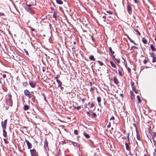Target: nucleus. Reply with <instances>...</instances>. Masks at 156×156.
<instances>
[{
    "mask_svg": "<svg viewBox=\"0 0 156 156\" xmlns=\"http://www.w3.org/2000/svg\"><path fill=\"white\" fill-rule=\"evenodd\" d=\"M94 90V87H92L90 89V91H93V90Z\"/></svg>",
    "mask_w": 156,
    "mask_h": 156,
    "instance_id": "nucleus-47",
    "label": "nucleus"
},
{
    "mask_svg": "<svg viewBox=\"0 0 156 156\" xmlns=\"http://www.w3.org/2000/svg\"><path fill=\"white\" fill-rule=\"evenodd\" d=\"M89 58L90 60L95 61V59L94 58L93 55H91L89 57Z\"/></svg>",
    "mask_w": 156,
    "mask_h": 156,
    "instance_id": "nucleus-16",
    "label": "nucleus"
},
{
    "mask_svg": "<svg viewBox=\"0 0 156 156\" xmlns=\"http://www.w3.org/2000/svg\"><path fill=\"white\" fill-rule=\"evenodd\" d=\"M83 135L84 136L87 138H89L90 137V135L89 134L86 133H83Z\"/></svg>",
    "mask_w": 156,
    "mask_h": 156,
    "instance_id": "nucleus-19",
    "label": "nucleus"
},
{
    "mask_svg": "<svg viewBox=\"0 0 156 156\" xmlns=\"http://www.w3.org/2000/svg\"><path fill=\"white\" fill-rule=\"evenodd\" d=\"M127 7L128 12L129 14H131L132 13V5H130L129 4H128Z\"/></svg>",
    "mask_w": 156,
    "mask_h": 156,
    "instance_id": "nucleus-5",
    "label": "nucleus"
},
{
    "mask_svg": "<svg viewBox=\"0 0 156 156\" xmlns=\"http://www.w3.org/2000/svg\"><path fill=\"white\" fill-rule=\"evenodd\" d=\"M29 84L30 86L32 88H34L35 87L36 83L35 82L30 81L29 82Z\"/></svg>",
    "mask_w": 156,
    "mask_h": 156,
    "instance_id": "nucleus-8",
    "label": "nucleus"
},
{
    "mask_svg": "<svg viewBox=\"0 0 156 156\" xmlns=\"http://www.w3.org/2000/svg\"><path fill=\"white\" fill-rule=\"evenodd\" d=\"M31 98L32 100L33 101H34L35 99V97H34H34H31Z\"/></svg>",
    "mask_w": 156,
    "mask_h": 156,
    "instance_id": "nucleus-45",
    "label": "nucleus"
},
{
    "mask_svg": "<svg viewBox=\"0 0 156 156\" xmlns=\"http://www.w3.org/2000/svg\"><path fill=\"white\" fill-rule=\"evenodd\" d=\"M134 2L135 3H137V0H134Z\"/></svg>",
    "mask_w": 156,
    "mask_h": 156,
    "instance_id": "nucleus-55",
    "label": "nucleus"
},
{
    "mask_svg": "<svg viewBox=\"0 0 156 156\" xmlns=\"http://www.w3.org/2000/svg\"><path fill=\"white\" fill-rule=\"evenodd\" d=\"M142 41H143V42L144 43V44H147V39H146L144 38H142Z\"/></svg>",
    "mask_w": 156,
    "mask_h": 156,
    "instance_id": "nucleus-23",
    "label": "nucleus"
},
{
    "mask_svg": "<svg viewBox=\"0 0 156 156\" xmlns=\"http://www.w3.org/2000/svg\"><path fill=\"white\" fill-rule=\"evenodd\" d=\"M94 106V104L93 103H92L91 104L90 108H93Z\"/></svg>",
    "mask_w": 156,
    "mask_h": 156,
    "instance_id": "nucleus-48",
    "label": "nucleus"
},
{
    "mask_svg": "<svg viewBox=\"0 0 156 156\" xmlns=\"http://www.w3.org/2000/svg\"><path fill=\"white\" fill-rule=\"evenodd\" d=\"M152 51H155L156 50L155 48L154 45L153 44L150 45Z\"/></svg>",
    "mask_w": 156,
    "mask_h": 156,
    "instance_id": "nucleus-12",
    "label": "nucleus"
},
{
    "mask_svg": "<svg viewBox=\"0 0 156 156\" xmlns=\"http://www.w3.org/2000/svg\"><path fill=\"white\" fill-rule=\"evenodd\" d=\"M7 122V119L5 120H4V124H5L6 125Z\"/></svg>",
    "mask_w": 156,
    "mask_h": 156,
    "instance_id": "nucleus-51",
    "label": "nucleus"
},
{
    "mask_svg": "<svg viewBox=\"0 0 156 156\" xmlns=\"http://www.w3.org/2000/svg\"><path fill=\"white\" fill-rule=\"evenodd\" d=\"M25 141L27 143L28 148V149H30L31 148L32 146L31 144L26 139H25Z\"/></svg>",
    "mask_w": 156,
    "mask_h": 156,
    "instance_id": "nucleus-6",
    "label": "nucleus"
},
{
    "mask_svg": "<svg viewBox=\"0 0 156 156\" xmlns=\"http://www.w3.org/2000/svg\"><path fill=\"white\" fill-rule=\"evenodd\" d=\"M61 84H58V87H59L60 88V87H61Z\"/></svg>",
    "mask_w": 156,
    "mask_h": 156,
    "instance_id": "nucleus-60",
    "label": "nucleus"
},
{
    "mask_svg": "<svg viewBox=\"0 0 156 156\" xmlns=\"http://www.w3.org/2000/svg\"><path fill=\"white\" fill-rule=\"evenodd\" d=\"M134 30H135V31L136 32H137V33H138V34H139V35H140V32L138 30V29H135Z\"/></svg>",
    "mask_w": 156,
    "mask_h": 156,
    "instance_id": "nucleus-37",
    "label": "nucleus"
},
{
    "mask_svg": "<svg viewBox=\"0 0 156 156\" xmlns=\"http://www.w3.org/2000/svg\"><path fill=\"white\" fill-rule=\"evenodd\" d=\"M106 12L109 15H112L113 14V12L111 11H106Z\"/></svg>",
    "mask_w": 156,
    "mask_h": 156,
    "instance_id": "nucleus-29",
    "label": "nucleus"
},
{
    "mask_svg": "<svg viewBox=\"0 0 156 156\" xmlns=\"http://www.w3.org/2000/svg\"><path fill=\"white\" fill-rule=\"evenodd\" d=\"M55 79H56V81L57 82L58 85L61 84L62 82L60 80H58V78L57 77L55 78Z\"/></svg>",
    "mask_w": 156,
    "mask_h": 156,
    "instance_id": "nucleus-24",
    "label": "nucleus"
},
{
    "mask_svg": "<svg viewBox=\"0 0 156 156\" xmlns=\"http://www.w3.org/2000/svg\"><path fill=\"white\" fill-rule=\"evenodd\" d=\"M109 50L111 54H112V55L114 54L115 52L114 51L112 50L111 47H110L109 48Z\"/></svg>",
    "mask_w": 156,
    "mask_h": 156,
    "instance_id": "nucleus-22",
    "label": "nucleus"
},
{
    "mask_svg": "<svg viewBox=\"0 0 156 156\" xmlns=\"http://www.w3.org/2000/svg\"><path fill=\"white\" fill-rule=\"evenodd\" d=\"M137 98L139 102L140 103L141 102V101L140 100V96L139 95H137Z\"/></svg>",
    "mask_w": 156,
    "mask_h": 156,
    "instance_id": "nucleus-34",
    "label": "nucleus"
},
{
    "mask_svg": "<svg viewBox=\"0 0 156 156\" xmlns=\"http://www.w3.org/2000/svg\"><path fill=\"white\" fill-rule=\"evenodd\" d=\"M53 18H55V20H57V19H56L57 15L56 14V12L55 11H54L53 12Z\"/></svg>",
    "mask_w": 156,
    "mask_h": 156,
    "instance_id": "nucleus-17",
    "label": "nucleus"
},
{
    "mask_svg": "<svg viewBox=\"0 0 156 156\" xmlns=\"http://www.w3.org/2000/svg\"><path fill=\"white\" fill-rule=\"evenodd\" d=\"M44 147L46 151H47L49 150L48 147V142L46 139H45L44 142Z\"/></svg>",
    "mask_w": 156,
    "mask_h": 156,
    "instance_id": "nucleus-7",
    "label": "nucleus"
},
{
    "mask_svg": "<svg viewBox=\"0 0 156 156\" xmlns=\"http://www.w3.org/2000/svg\"><path fill=\"white\" fill-rule=\"evenodd\" d=\"M114 83L116 84H118L119 83V81L117 78L115 77L114 78Z\"/></svg>",
    "mask_w": 156,
    "mask_h": 156,
    "instance_id": "nucleus-9",
    "label": "nucleus"
},
{
    "mask_svg": "<svg viewBox=\"0 0 156 156\" xmlns=\"http://www.w3.org/2000/svg\"><path fill=\"white\" fill-rule=\"evenodd\" d=\"M42 96L44 97H45V94H44V93H42Z\"/></svg>",
    "mask_w": 156,
    "mask_h": 156,
    "instance_id": "nucleus-54",
    "label": "nucleus"
},
{
    "mask_svg": "<svg viewBox=\"0 0 156 156\" xmlns=\"http://www.w3.org/2000/svg\"><path fill=\"white\" fill-rule=\"evenodd\" d=\"M136 138L139 140H140V138L139 135L137 134L136 135Z\"/></svg>",
    "mask_w": 156,
    "mask_h": 156,
    "instance_id": "nucleus-41",
    "label": "nucleus"
},
{
    "mask_svg": "<svg viewBox=\"0 0 156 156\" xmlns=\"http://www.w3.org/2000/svg\"><path fill=\"white\" fill-rule=\"evenodd\" d=\"M29 108V106L27 105H24V109L25 110H27Z\"/></svg>",
    "mask_w": 156,
    "mask_h": 156,
    "instance_id": "nucleus-20",
    "label": "nucleus"
},
{
    "mask_svg": "<svg viewBox=\"0 0 156 156\" xmlns=\"http://www.w3.org/2000/svg\"><path fill=\"white\" fill-rule=\"evenodd\" d=\"M102 17L104 19H106V17L105 16H103Z\"/></svg>",
    "mask_w": 156,
    "mask_h": 156,
    "instance_id": "nucleus-59",
    "label": "nucleus"
},
{
    "mask_svg": "<svg viewBox=\"0 0 156 156\" xmlns=\"http://www.w3.org/2000/svg\"><path fill=\"white\" fill-rule=\"evenodd\" d=\"M153 59L152 60V62H153V63H154L155 62H156V57H155V56L153 57Z\"/></svg>",
    "mask_w": 156,
    "mask_h": 156,
    "instance_id": "nucleus-31",
    "label": "nucleus"
},
{
    "mask_svg": "<svg viewBox=\"0 0 156 156\" xmlns=\"http://www.w3.org/2000/svg\"><path fill=\"white\" fill-rule=\"evenodd\" d=\"M129 134H130V133H128V134L127 136V138L128 140L129 141Z\"/></svg>",
    "mask_w": 156,
    "mask_h": 156,
    "instance_id": "nucleus-44",
    "label": "nucleus"
},
{
    "mask_svg": "<svg viewBox=\"0 0 156 156\" xmlns=\"http://www.w3.org/2000/svg\"><path fill=\"white\" fill-rule=\"evenodd\" d=\"M44 100L45 101H47V100H46V98H45V97H44Z\"/></svg>",
    "mask_w": 156,
    "mask_h": 156,
    "instance_id": "nucleus-63",
    "label": "nucleus"
},
{
    "mask_svg": "<svg viewBox=\"0 0 156 156\" xmlns=\"http://www.w3.org/2000/svg\"><path fill=\"white\" fill-rule=\"evenodd\" d=\"M110 62L112 66L115 68L116 67V66L115 64L112 61H110Z\"/></svg>",
    "mask_w": 156,
    "mask_h": 156,
    "instance_id": "nucleus-13",
    "label": "nucleus"
},
{
    "mask_svg": "<svg viewBox=\"0 0 156 156\" xmlns=\"http://www.w3.org/2000/svg\"><path fill=\"white\" fill-rule=\"evenodd\" d=\"M87 114L88 116H91V114L89 112H87Z\"/></svg>",
    "mask_w": 156,
    "mask_h": 156,
    "instance_id": "nucleus-43",
    "label": "nucleus"
},
{
    "mask_svg": "<svg viewBox=\"0 0 156 156\" xmlns=\"http://www.w3.org/2000/svg\"><path fill=\"white\" fill-rule=\"evenodd\" d=\"M127 38H128V39L130 40V41L132 43H133L134 44H136V43H134V42H135V41L132 40L131 39V38L130 37H129V36H127Z\"/></svg>",
    "mask_w": 156,
    "mask_h": 156,
    "instance_id": "nucleus-26",
    "label": "nucleus"
},
{
    "mask_svg": "<svg viewBox=\"0 0 156 156\" xmlns=\"http://www.w3.org/2000/svg\"><path fill=\"white\" fill-rule=\"evenodd\" d=\"M125 145L126 146V150L127 151H130V148L129 147L128 144L127 143H125Z\"/></svg>",
    "mask_w": 156,
    "mask_h": 156,
    "instance_id": "nucleus-11",
    "label": "nucleus"
},
{
    "mask_svg": "<svg viewBox=\"0 0 156 156\" xmlns=\"http://www.w3.org/2000/svg\"><path fill=\"white\" fill-rule=\"evenodd\" d=\"M115 60L116 61L117 63H119L120 62V60L119 58H115L114 56H113Z\"/></svg>",
    "mask_w": 156,
    "mask_h": 156,
    "instance_id": "nucleus-27",
    "label": "nucleus"
},
{
    "mask_svg": "<svg viewBox=\"0 0 156 156\" xmlns=\"http://www.w3.org/2000/svg\"><path fill=\"white\" fill-rule=\"evenodd\" d=\"M131 85L132 86V87L133 88V90H134V89H135V88L134 86V83L133 82H131Z\"/></svg>",
    "mask_w": 156,
    "mask_h": 156,
    "instance_id": "nucleus-25",
    "label": "nucleus"
},
{
    "mask_svg": "<svg viewBox=\"0 0 156 156\" xmlns=\"http://www.w3.org/2000/svg\"><path fill=\"white\" fill-rule=\"evenodd\" d=\"M118 71H119V75L121 76H122V72L121 71H120V70H119Z\"/></svg>",
    "mask_w": 156,
    "mask_h": 156,
    "instance_id": "nucleus-38",
    "label": "nucleus"
},
{
    "mask_svg": "<svg viewBox=\"0 0 156 156\" xmlns=\"http://www.w3.org/2000/svg\"><path fill=\"white\" fill-rule=\"evenodd\" d=\"M149 133L151 136L154 143V144H155L156 143V133L151 132L149 131Z\"/></svg>",
    "mask_w": 156,
    "mask_h": 156,
    "instance_id": "nucleus-2",
    "label": "nucleus"
},
{
    "mask_svg": "<svg viewBox=\"0 0 156 156\" xmlns=\"http://www.w3.org/2000/svg\"><path fill=\"white\" fill-rule=\"evenodd\" d=\"M3 140L4 141L5 144H7L8 143H9L8 141H7L6 139H5V138Z\"/></svg>",
    "mask_w": 156,
    "mask_h": 156,
    "instance_id": "nucleus-39",
    "label": "nucleus"
},
{
    "mask_svg": "<svg viewBox=\"0 0 156 156\" xmlns=\"http://www.w3.org/2000/svg\"><path fill=\"white\" fill-rule=\"evenodd\" d=\"M97 117V115L95 113H94L92 114V118L94 117L95 118Z\"/></svg>",
    "mask_w": 156,
    "mask_h": 156,
    "instance_id": "nucleus-32",
    "label": "nucleus"
},
{
    "mask_svg": "<svg viewBox=\"0 0 156 156\" xmlns=\"http://www.w3.org/2000/svg\"><path fill=\"white\" fill-rule=\"evenodd\" d=\"M24 52H25L26 55H29V53L26 50V49H24Z\"/></svg>",
    "mask_w": 156,
    "mask_h": 156,
    "instance_id": "nucleus-36",
    "label": "nucleus"
},
{
    "mask_svg": "<svg viewBox=\"0 0 156 156\" xmlns=\"http://www.w3.org/2000/svg\"><path fill=\"white\" fill-rule=\"evenodd\" d=\"M11 98V95L10 94H8L6 96L5 98V102L6 104L11 106H12V101Z\"/></svg>",
    "mask_w": 156,
    "mask_h": 156,
    "instance_id": "nucleus-1",
    "label": "nucleus"
},
{
    "mask_svg": "<svg viewBox=\"0 0 156 156\" xmlns=\"http://www.w3.org/2000/svg\"><path fill=\"white\" fill-rule=\"evenodd\" d=\"M147 61L146 59H144V64H146L147 63Z\"/></svg>",
    "mask_w": 156,
    "mask_h": 156,
    "instance_id": "nucleus-46",
    "label": "nucleus"
},
{
    "mask_svg": "<svg viewBox=\"0 0 156 156\" xmlns=\"http://www.w3.org/2000/svg\"><path fill=\"white\" fill-rule=\"evenodd\" d=\"M131 69H130V68H128V72H129V73L130 72H131Z\"/></svg>",
    "mask_w": 156,
    "mask_h": 156,
    "instance_id": "nucleus-50",
    "label": "nucleus"
},
{
    "mask_svg": "<svg viewBox=\"0 0 156 156\" xmlns=\"http://www.w3.org/2000/svg\"><path fill=\"white\" fill-rule=\"evenodd\" d=\"M2 123V126L3 129V130H5V129L6 128V124H3V122L2 121L1 122Z\"/></svg>",
    "mask_w": 156,
    "mask_h": 156,
    "instance_id": "nucleus-10",
    "label": "nucleus"
},
{
    "mask_svg": "<svg viewBox=\"0 0 156 156\" xmlns=\"http://www.w3.org/2000/svg\"><path fill=\"white\" fill-rule=\"evenodd\" d=\"M97 62L101 66H102L103 65V63L100 61H98Z\"/></svg>",
    "mask_w": 156,
    "mask_h": 156,
    "instance_id": "nucleus-35",
    "label": "nucleus"
},
{
    "mask_svg": "<svg viewBox=\"0 0 156 156\" xmlns=\"http://www.w3.org/2000/svg\"><path fill=\"white\" fill-rule=\"evenodd\" d=\"M74 133L76 135L78 134V131L76 130H74Z\"/></svg>",
    "mask_w": 156,
    "mask_h": 156,
    "instance_id": "nucleus-40",
    "label": "nucleus"
},
{
    "mask_svg": "<svg viewBox=\"0 0 156 156\" xmlns=\"http://www.w3.org/2000/svg\"><path fill=\"white\" fill-rule=\"evenodd\" d=\"M61 84H58V87H59L60 88V87H61Z\"/></svg>",
    "mask_w": 156,
    "mask_h": 156,
    "instance_id": "nucleus-61",
    "label": "nucleus"
},
{
    "mask_svg": "<svg viewBox=\"0 0 156 156\" xmlns=\"http://www.w3.org/2000/svg\"><path fill=\"white\" fill-rule=\"evenodd\" d=\"M24 94L25 95L28 97L29 98H30L31 97H34V95L32 94H30V91L27 90H24Z\"/></svg>",
    "mask_w": 156,
    "mask_h": 156,
    "instance_id": "nucleus-3",
    "label": "nucleus"
},
{
    "mask_svg": "<svg viewBox=\"0 0 156 156\" xmlns=\"http://www.w3.org/2000/svg\"><path fill=\"white\" fill-rule=\"evenodd\" d=\"M73 107L75 108V109L79 110V109L81 108L82 107L81 106H80L77 107L74 106Z\"/></svg>",
    "mask_w": 156,
    "mask_h": 156,
    "instance_id": "nucleus-21",
    "label": "nucleus"
},
{
    "mask_svg": "<svg viewBox=\"0 0 156 156\" xmlns=\"http://www.w3.org/2000/svg\"><path fill=\"white\" fill-rule=\"evenodd\" d=\"M97 100L99 103L101 102V98L100 97H98L97 98Z\"/></svg>",
    "mask_w": 156,
    "mask_h": 156,
    "instance_id": "nucleus-28",
    "label": "nucleus"
},
{
    "mask_svg": "<svg viewBox=\"0 0 156 156\" xmlns=\"http://www.w3.org/2000/svg\"><path fill=\"white\" fill-rule=\"evenodd\" d=\"M6 77V75H5V74H3V78H5Z\"/></svg>",
    "mask_w": 156,
    "mask_h": 156,
    "instance_id": "nucleus-52",
    "label": "nucleus"
},
{
    "mask_svg": "<svg viewBox=\"0 0 156 156\" xmlns=\"http://www.w3.org/2000/svg\"><path fill=\"white\" fill-rule=\"evenodd\" d=\"M130 93L131 94V99L133 101L135 98L134 94L131 91L130 92Z\"/></svg>",
    "mask_w": 156,
    "mask_h": 156,
    "instance_id": "nucleus-18",
    "label": "nucleus"
},
{
    "mask_svg": "<svg viewBox=\"0 0 156 156\" xmlns=\"http://www.w3.org/2000/svg\"><path fill=\"white\" fill-rule=\"evenodd\" d=\"M31 156H38V153L36 152L34 149H33L30 150Z\"/></svg>",
    "mask_w": 156,
    "mask_h": 156,
    "instance_id": "nucleus-4",
    "label": "nucleus"
},
{
    "mask_svg": "<svg viewBox=\"0 0 156 156\" xmlns=\"http://www.w3.org/2000/svg\"><path fill=\"white\" fill-rule=\"evenodd\" d=\"M27 6L28 7H30L31 6V5H27Z\"/></svg>",
    "mask_w": 156,
    "mask_h": 156,
    "instance_id": "nucleus-62",
    "label": "nucleus"
},
{
    "mask_svg": "<svg viewBox=\"0 0 156 156\" xmlns=\"http://www.w3.org/2000/svg\"><path fill=\"white\" fill-rule=\"evenodd\" d=\"M150 55L151 57L152 58H153L155 56L153 52L150 53Z\"/></svg>",
    "mask_w": 156,
    "mask_h": 156,
    "instance_id": "nucleus-30",
    "label": "nucleus"
},
{
    "mask_svg": "<svg viewBox=\"0 0 156 156\" xmlns=\"http://www.w3.org/2000/svg\"><path fill=\"white\" fill-rule=\"evenodd\" d=\"M115 119L114 116H112V117L110 119V120H113Z\"/></svg>",
    "mask_w": 156,
    "mask_h": 156,
    "instance_id": "nucleus-49",
    "label": "nucleus"
},
{
    "mask_svg": "<svg viewBox=\"0 0 156 156\" xmlns=\"http://www.w3.org/2000/svg\"><path fill=\"white\" fill-rule=\"evenodd\" d=\"M153 156H156V148L154 149V151L153 153Z\"/></svg>",
    "mask_w": 156,
    "mask_h": 156,
    "instance_id": "nucleus-33",
    "label": "nucleus"
},
{
    "mask_svg": "<svg viewBox=\"0 0 156 156\" xmlns=\"http://www.w3.org/2000/svg\"><path fill=\"white\" fill-rule=\"evenodd\" d=\"M60 88L62 90V89H63V87H62L61 86V87Z\"/></svg>",
    "mask_w": 156,
    "mask_h": 156,
    "instance_id": "nucleus-58",
    "label": "nucleus"
},
{
    "mask_svg": "<svg viewBox=\"0 0 156 156\" xmlns=\"http://www.w3.org/2000/svg\"><path fill=\"white\" fill-rule=\"evenodd\" d=\"M3 136L5 137H6L7 136V132L5 131V130H3Z\"/></svg>",
    "mask_w": 156,
    "mask_h": 156,
    "instance_id": "nucleus-15",
    "label": "nucleus"
},
{
    "mask_svg": "<svg viewBox=\"0 0 156 156\" xmlns=\"http://www.w3.org/2000/svg\"><path fill=\"white\" fill-rule=\"evenodd\" d=\"M133 90L135 91V92H136V93H137V92L136 91V89H134V90Z\"/></svg>",
    "mask_w": 156,
    "mask_h": 156,
    "instance_id": "nucleus-56",
    "label": "nucleus"
},
{
    "mask_svg": "<svg viewBox=\"0 0 156 156\" xmlns=\"http://www.w3.org/2000/svg\"><path fill=\"white\" fill-rule=\"evenodd\" d=\"M56 2L59 4V5H62L63 3V2L61 0H56Z\"/></svg>",
    "mask_w": 156,
    "mask_h": 156,
    "instance_id": "nucleus-14",
    "label": "nucleus"
},
{
    "mask_svg": "<svg viewBox=\"0 0 156 156\" xmlns=\"http://www.w3.org/2000/svg\"><path fill=\"white\" fill-rule=\"evenodd\" d=\"M122 139H123L126 140V139L127 138L126 137L124 136V137H122Z\"/></svg>",
    "mask_w": 156,
    "mask_h": 156,
    "instance_id": "nucleus-53",
    "label": "nucleus"
},
{
    "mask_svg": "<svg viewBox=\"0 0 156 156\" xmlns=\"http://www.w3.org/2000/svg\"><path fill=\"white\" fill-rule=\"evenodd\" d=\"M133 48L135 49H138V48L135 46H133Z\"/></svg>",
    "mask_w": 156,
    "mask_h": 156,
    "instance_id": "nucleus-57",
    "label": "nucleus"
},
{
    "mask_svg": "<svg viewBox=\"0 0 156 156\" xmlns=\"http://www.w3.org/2000/svg\"><path fill=\"white\" fill-rule=\"evenodd\" d=\"M154 40L155 41H156V36H155V37L154 38Z\"/></svg>",
    "mask_w": 156,
    "mask_h": 156,
    "instance_id": "nucleus-64",
    "label": "nucleus"
},
{
    "mask_svg": "<svg viewBox=\"0 0 156 156\" xmlns=\"http://www.w3.org/2000/svg\"><path fill=\"white\" fill-rule=\"evenodd\" d=\"M111 122H109V123L108 125L107 126V127L108 128H110L111 127Z\"/></svg>",
    "mask_w": 156,
    "mask_h": 156,
    "instance_id": "nucleus-42",
    "label": "nucleus"
}]
</instances>
